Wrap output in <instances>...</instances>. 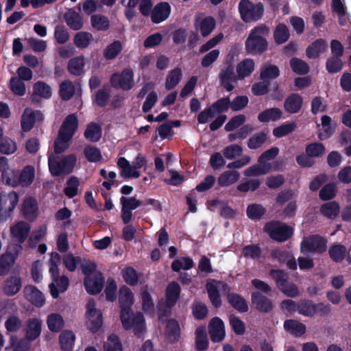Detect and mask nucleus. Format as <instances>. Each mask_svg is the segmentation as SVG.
<instances>
[{"label": "nucleus", "instance_id": "1", "mask_svg": "<svg viewBox=\"0 0 351 351\" xmlns=\"http://www.w3.org/2000/svg\"><path fill=\"white\" fill-rule=\"evenodd\" d=\"M119 304L121 308L120 319L123 328L126 330L133 328L134 335L140 337L145 331V317L141 312L134 313L132 309L134 304V294L125 285L119 288Z\"/></svg>", "mask_w": 351, "mask_h": 351}, {"label": "nucleus", "instance_id": "2", "mask_svg": "<svg viewBox=\"0 0 351 351\" xmlns=\"http://www.w3.org/2000/svg\"><path fill=\"white\" fill-rule=\"evenodd\" d=\"M269 34V28L265 24L254 27L245 42V49L247 54L261 55L268 49L267 37Z\"/></svg>", "mask_w": 351, "mask_h": 351}, {"label": "nucleus", "instance_id": "3", "mask_svg": "<svg viewBox=\"0 0 351 351\" xmlns=\"http://www.w3.org/2000/svg\"><path fill=\"white\" fill-rule=\"evenodd\" d=\"M263 230L269 237L277 242L283 243L291 238L294 234L292 226L279 221H271L266 223Z\"/></svg>", "mask_w": 351, "mask_h": 351}, {"label": "nucleus", "instance_id": "4", "mask_svg": "<svg viewBox=\"0 0 351 351\" xmlns=\"http://www.w3.org/2000/svg\"><path fill=\"white\" fill-rule=\"evenodd\" d=\"M76 161L77 158L74 154L65 156L60 160L50 156L48 158L49 171L53 176L69 174L73 171Z\"/></svg>", "mask_w": 351, "mask_h": 351}, {"label": "nucleus", "instance_id": "5", "mask_svg": "<svg viewBox=\"0 0 351 351\" xmlns=\"http://www.w3.org/2000/svg\"><path fill=\"white\" fill-rule=\"evenodd\" d=\"M239 11L241 19L245 23H250L262 18L264 7L261 2L254 4L250 0H241L239 3Z\"/></svg>", "mask_w": 351, "mask_h": 351}, {"label": "nucleus", "instance_id": "6", "mask_svg": "<svg viewBox=\"0 0 351 351\" xmlns=\"http://www.w3.org/2000/svg\"><path fill=\"white\" fill-rule=\"evenodd\" d=\"M19 200V194L12 191L9 193L0 192V219L7 221L12 217Z\"/></svg>", "mask_w": 351, "mask_h": 351}, {"label": "nucleus", "instance_id": "7", "mask_svg": "<svg viewBox=\"0 0 351 351\" xmlns=\"http://www.w3.org/2000/svg\"><path fill=\"white\" fill-rule=\"evenodd\" d=\"M269 276L275 280L276 286L285 295L291 298L296 297L298 293V289L293 283L288 281L287 274L281 269H271Z\"/></svg>", "mask_w": 351, "mask_h": 351}, {"label": "nucleus", "instance_id": "8", "mask_svg": "<svg viewBox=\"0 0 351 351\" xmlns=\"http://www.w3.org/2000/svg\"><path fill=\"white\" fill-rule=\"evenodd\" d=\"M327 250V240L319 234L309 236L303 240L300 245V251L303 254L317 252L322 254Z\"/></svg>", "mask_w": 351, "mask_h": 351}, {"label": "nucleus", "instance_id": "9", "mask_svg": "<svg viewBox=\"0 0 351 351\" xmlns=\"http://www.w3.org/2000/svg\"><path fill=\"white\" fill-rule=\"evenodd\" d=\"M86 308L87 328L93 333H96L103 324L102 313L95 308V302L93 299L88 300Z\"/></svg>", "mask_w": 351, "mask_h": 351}, {"label": "nucleus", "instance_id": "10", "mask_svg": "<svg viewBox=\"0 0 351 351\" xmlns=\"http://www.w3.org/2000/svg\"><path fill=\"white\" fill-rule=\"evenodd\" d=\"M110 83L114 88L130 90L134 86V73L131 69H124L121 73H114L110 76Z\"/></svg>", "mask_w": 351, "mask_h": 351}, {"label": "nucleus", "instance_id": "11", "mask_svg": "<svg viewBox=\"0 0 351 351\" xmlns=\"http://www.w3.org/2000/svg\"><path fill=\"white\" fill-rule=\"evenodd\" d=\"M218 77L221 86L228 92L234 89L233 83L239 80L237 73H235L234 64L229 61H227L221 68Z\"/></svg>", "mask_w": 351, "mask_h": 351}, {"label": "nucleus", "instance_id": "12", "mask_svg": "<svg viewBox=\"0 0 351 351\" xmlns=\"http://www.w3.org/2000/svg\"><path fill=\"white\" fill-rule=\"evenodd\" d=\"M181 293V287L180 285L176 282H171L167 287L166 295H165V302L164 309L162 307L158 306V311L162 313V315L168 316L170 313V310L177 303Z\"/></svg>", "mask_w": 351, "mask_h": 351}, {"label": "nucleus", "instance_id": "13", "mask_svg": "<svg viewBox=\"0 0 351 351\" xmlns=\"http://www.w3.org/2000/svg\"><path fill=\"white\" fill-rule=\"evenodd\" d=\"M79 126V120L74 113L67 115L64 119L58 131L59 135L72 140Z\"/></svg>", "mask_w": 351, "mask_h": 351}, {"label": "nucleus", "instance_id": "14", "mask_svg": "<svg viewBox=\"0 0 351 351\" xmlns=\"http://www.w3.org/2000/svg\"><path fill=\"white\" fill-rule=\"evenodd\" d=\"M22 288V278L19 273H13L7 278L2 285V291L7 296H14Z\"/></svg>", "mask_w": 351, "mask_h": 351}, {"label": "nucleus", "instance_id": "15", "mask_svg": "<svg viewBox=\"0 0 351 351\" xmlns=\"http://www.w3.org/2000/svg\"><path fill=\"white\" fill-rule=\"evenodd\" d=\"M23 296L33 306L40 308L45 304L44 294L35 286L26 285L23 289Z\"/></svg>", "mask_w": 351, "mask_h": 351}, {"label": "nucleus", "instance_id": "16", "mask_svg": "<svg viewBox=\"0 0 351 351\" xmlns=\"http://www.w3.org/2000/svg\"><path fill=\"white\" fill-rule=\"evenodd\" d=\"M251 302L254 308L263 313H268L274 308L272 300L259 291L252 293Z\"/></svg>", "mask_w": 351, "mask_h": 351}, {"label": "nucleus", "instance_id": "17", "mask_svg": "<svg viewBox=\"0 0 351 351\" xmlns=\"http://www.w3.org/2000/svg\"><path fill=\"white\" fill-rule=\"evenodd\" d=\"M104 278L100 271L95 273L92 276L85 277L84 280L86 291L91 295L100 293L104 287Z\"/></svg>", "mask_w": 351, "mask_h": 351}, {"label": "nucleus", "instance_id": "18", "mask_svg": "<svg viewBox=\"0 0 351 351\" xmlns=\"http://www.w3.org/2000/svg\"><path fill=\"white\" fill-rule=\"evenodd\" d=\"M272 259L277 261L280 263H285L289 269L295 270L298 265L296 260L293 254L282 248H276L271 252Z\"/></svg>", "mask_w": 351, "mask_h": 351}, {"label": "nucleus", "instance_id": "19", "mask_svg": "<svg viewBox=\"0 0 351 351\" xmlns=\"http://www.w3.org/2000/svg\"><path fill=\"white\" fill-rule=\"evenodd\" d=\"M208 331L213 342H221L223 340L226 332L223 320L218 317L212 318L208 324Z\"/></svg>", "mask_w": 351, "mask_h": 351}, {"label": "nucleus", "instance_id": "20", "mask_svg": "<svg viewBox=\"0 0 351 351\" xmlns=\"http://www.w3.org/2000/svg\"><path fill=\"white\" fill-rule=\"evenodd\" d=\"M215 19L211 16L204 18L195 17V19L194 27L197 31L200 32L203 37L209 36L215 28Z\"/></svg>", "mask_w": 351, "mask_h": 351}, {"label": "nucleus", "instance_id": "21", "mask_svg": "<svg viewBox=\"0 0 351 351\" xmlns=\"http://www.w3.org/2000/svg\"><path fill=\"white\" fill-rule=\"evenodd\" d=\"M171 12V8L168 2H160L154 7L151 14V20L154 23H160L169 18Z\"/></svg>", "mask_w": 351, "mask_h": 351}, {"label": "nucleus", "instance_id": "22", "mask_svg": "<svg viewBox=\"0 0 351 351\" xmlns=\"http://www.w3.org/2000/svg\"><path fill=\"white\" fill-rule=\"evenodd\" d=\"M42 321L38 318L28 319L25 327L26 339L29 341H33L38 339L42 331Z\"/></svg>", "mask_w": 351, "mask_h": 351}, {"label": "nucleus", "instance_id": "23", "mask_svg": "<svg viewBox=\"0 0 351 351\" xmlns=\"http://www.w3.org/2000/svg\"><path fill=\"white\" fill-rule=\"evenodd\" d=\"M30 226L24 221H20L10 228V235L12 239L19 243H23L27 239L30 232Z\"/></svg>", "mask_w": 351, "mask_h": 351}, {"label": "nucleus", "instance_id": "24", "mask_svg": "<svg viewBox=\"0 0 351 351\" xmlns=\"http://www.w3.org/2000/svg\"><path fill=\"white\" fill-rule=\"evenodd\" d=\"M303 106V98L298 93H291L284 102V109L289 114H296L299 112Z\"/></svg>", "mask_w": 351, "mask_h": 351}, {"label": "nucleus", "instance_id": "25", "mask_svg": "<svg viewBox=\"0 0 351 351\" xmlns=\"http://www.w3.org/2000/svg\"><path fill=\"white\" fill-rule=\"evenodd\" d=\"M221 284V281L216 280H211L206 284V289L208 293L209 300L212 305L215 308H218L222 305L221 295L217 287V285H219Z\"/></svg>", "mask_w": 351, "mask_h": 351}, {"label": "nucleus", "instance_id": "26", "mask_svg": "<svg viewBox=\"0 0 351 351\" xmlns=\"http://www.w3.org/2000/svg\"><path fill=\"white\" fill-rule=\"evenodd\" d=\"M64 20L68 27L74 31H78L83 27L82 16L75 9L69 8L63 16Z\"/></svg>", "mask_w": 351, "mask_h": 351}, {"label": "nucleus", "instance_id": "27", "mask_svg": "<svg viewBox=\"0 0 351 351\" xmlns=\"http://www.w3.org/2000/svg\"><path fill=\"white\" fill-rule=\"evenodd\" d=\"M228 302L239 313H246L249 306L246 300L240 294L236 293H228L226 295Z\"/></svg>", "mask_w": 351, "mask_h": 351}, {"label": "nucleus", "instance_id": "28", "mask_svg": "<svg viewBox=\"0 0 351 351\" xmlns=\"http://www.w3.org/2000/svg\"><path fill=\"white\" fill-rule=\"evenodd\" d=\"M38 204L35 198L29 197L22 204V213L29 221L34 220L38 215Z\"/></svg>", "mask_w": 351, "mask_h": 351}, {"label": "nucleus", "instance_id": "29", "mask_svg": "<svg viewBox=\"0 0 351 351\" xmlns=\"http://www.w3.org/2000/svg\"><path fill=\"white\" fill-rule=\"evenodd\" d=\"M327 49L326 41L323 38H318L313 41L306 49V55L309 59L319 58L320 53Z\"/></svg>", "mask_w": 351, "mask_h": 351}, {"label": "nucleus", "instance_id": "30", "mask_svg": "<svg viewBox=\"0 0 351 351\" xmlns=\"http://www.w3.org/2000/svg\"><path fill=\"white\" fill-rule=\"evenodd\" d=\"M43 114L39 110L30 111L27 112L25 111L21 119V129L23 132L30 131L36 123V119H42Z\"/></svg>", "mask_w": 351, "mask_h": 351}, {"label": "nucleus", "instance_id": "31", "mask_svg": "<svg viewBox=\"0 0 351 351\" xmlns=\"http://www.w3.org/2000/svg\"><path fill=\"white\" fill-rule=\"evenodd\" d=\"M254 62L252 59L245 58L237 65L236 71L239 80L249 77L254 70Z\"/></svg>", "mask_w": 351, "mask_h": 351}, {"label": "nucleus", "instance_id": "32", "mask_svg": "<svg viewBox=\"0 0 351 351\" xmlns=\"http://www.w3.org/2000/svg\"><path fill=\"white\" fill-rule=\"evenodd\" d=\"M35 178V168L32 165L25 166L21 172H19V184L23 187L30 186Z\"/></svg>", "mask_w": 351, "mask_h": 351}, {"label": "nucleus", "instance_id": "33", "mask_svg": "<svg viewBox=\"0 0 351 351\" xmlns=\"http://www.w3.org/2000/svg\"><path fill=\"white\" fill-rule=\"evenodd\" d=\"M101 127L95 122L89 123L84 132L85 138L93 143L99 141L101 138Z\"/></svg>", "mask_w": 351, "mask_h": 351}, {"label": "nucleus", "instance_id": "34", "mask_svg": "<svg viewBox=\"0 0 351 351\" xmlns=\"http://www.w3.org/2000/svg\"><path fill=\"white\" fill-rule=\"evenodd\" d=\"M328 255L333 262L339 263L347 258V249L342 244H333L328 249Z\"/></svg>", "mask_w": 351, "mask_h": 351}, {"label": "nucleus", "instance_id": "35", "mask_svg": "<svg viewBox=\"0 0 351 351\" xmlns=\"http://www.w3.org/2000/svg\"><path fill=\"white\" fill-rule=\"evenodd\" d=\"M282 112L278 108H267L258 114V120L261 123L276 121L282 118Z\"/></svg>", "mask_w": 351, "mask_h": 351}, {"label": "nucleus", "instance_id": "36", "mask_svg": "<svg viewBox=\"0 0 351 351\" xmlns=\"http://www.w3.org/2000/svg\"><path fill=\"white\" fill-rule=\"evenodd\" d=\"M166 333L171 343H176L179 341L181 331L180 324L176 319H169L167 321Z\"/></svg>", "mask_w": 351, "mask_h": 351}, {"label": "nucleus", "instance_id": "37", "mask_svg": "<svg viewBox=\"0 0 351 351\" xmlns=\"http://www.w3.org/2000/svg\"><path fill=\"white\" fill-rule=\"evenodd\" d=\"M16 261V256L12 252H5L0 256V276L7 275Z\"/></svg>", "mask_w": 351, "mask_h": 351}, {"label": "nucleus", "instance_id": "38", "mask_svg": "<svg viewBox=\"0 0 351 351\" xmlns=\"http://www.w3.org/2000/svg\"><path fill=\"white\" fill-rule=\"evenodd\" d=\"M284 328L295 337H300L306 332V326L304 324L291 319L285 321Z\"/></svg>", "mask_w": 351, "mask_h": 351}, {"label": "nucleus", "instance_id": "39", "mask_svg": "<svg viewBox=\"0 0 351 351\" xmlns=\"http://www.w3.org/2000/svg\"><path fill=\"white\" fill-rule=\"evenodd\" d=\"M274 40L276 44L282 45L285 43L290 37L289 29L284 23H279L274 30Z\"/></svg>", "mask_w": 351, "mask_h": 351}, {"label": "nucleus", "instance_id": "40", "mask_svg": "<svg viewBox=\"0 0 351 351\" xmlns=\"http://www.w3.org/2000/svg\"><path fill=\"white\" fill-rule=\"evenodd\" d=\"M332 119L328 115H323L321 118V125L322 131L319 134L320 140L329 138L334 134L335 126L331 125Z\"/></svg>", "mask_w": 351, "mask_h": 351}, {"label": "nucleus", "instance_id": "41", "mask_svg": "<svg viewBox=\"0 0 351 351\" xmlns=\"http://www.w3.org/2000/svg\"><path fill=\"white\" fill-rule=\"evenodd\" d=\"M75 339V334L71 330L63 331L59 337L60 348L62 351H73Z\"/></svg>", "mask_w": 351, "mask_h": 351}, {"label": "nucleus", "instance_id": "42", "mask_svg": "<svg viewBox=\"0 0 351 351\" xmlns=\"http://www.w3.org/2000/svg\"><path fill=\"white\" fill-rule=\"evenodd\" d=\"M85 66L84 58L83 56H77L71 58L67 65L68 71L75 76H80L84 71Z\"/></svg>", "mask_w": 351, "mask_h": 351}, {"label": "nucleus", "instance_id": "43", "mask_svg": "<svg viewBox=\"0 0 351 351\" xmlns=\"http://www.w3.org/2000/svg\"><path fill=\"white\" fill-rule=\"evenodd\" d=\"M280 71L279 68L274 64H265L261 69L260 77L262 80H268L276 79L280 76Z\"/></svg>", "mask_w": 351, "mask_h": 351}, {"label": "nucleus", "instance_id": "44", "mask_svg": "<svg viewBox=\"0 0 351 351\" xmlns=\"http://www.w3.org/2000/svg\"><path fill=\"white\" fill-rule=\"evenodd\" d=\"M93 40V34L88 32H79L73 37V43L79 49L87 48Z\"/></svg>", "mask_w": 351, "mask_h": 351}, {"label": "nucleus", "instance_id": "45", "mask_svg": "<svg viewBox=\"0 0 351 351\" xmlns=\"http://www.w3.org/2000/svg\"><path fill=\"white\" fill-rule=\"evenodd\" d=\"M240 173L237 171H226L218 178L217 182L220 186H230L239 180Z\"/></svg>", "mask_w": 351, "mask_h": 351}, {"label": "nucleus", "instance_id": "46", "mask_svg": "<svg viewBox=\"0 0 351 351\" xmlns=\"http://www.w3.org/2000/svg\"><path fill=\"white\" fill-rule=\"evenodd\" d=\"M110 97V90L108 85H104L101 88L99 89L95 95L94 102L99 107L104 108L108 104Z\"/></svg>", "mask_w": 351, "mask_h": 351}, {"label": "nucleus", "instance_id": "47", "mask_svg": "<svg viewBox=\"0 0 351 351\" xmlns=\"http://www.w3.org/2000/svg\"><path fill=\"white\" fill-rule=\"evenodd\" d=\"M315 303L308 299L301 300L298 302V312L306 317H312L315 315Z\"/></svg>", "mask_w": 351, "mask_h": 351}, {"label": "nucleus", "instance_id": "48", "mask_svg": "<svg viewBox=\"0 0 351 351\" xmlns=\"http://www.w3.org/2000/svg\"><path fill=\"white\" fill-rule=\"evenodd\" d=\"M75 92V86L70 80H64L60 84L59 95L64 101L71 99Z\"/></svg>", "mask_w": 351, "mask_h": 351}, {"label": "nucleus", "instance_id": "49", "mask_svg": "<svg viewBox=\"0 0 351 351\" xmlns=\"http://www.w3.org/2000/svg\"><path fill=\"white\" fill-rule=\"evenodd\" d=\"M90 23L92 27L97 31H107L110 28L108 18L102 14L92 15Z\"/></svg>", "mask_w": 351, "mask_h": 351}, {"label": "nucleus", "instance_id": "50", "mask_svg": "<svg viewBox=\"0 0 351 351\" xmlns=\"http://www.w3.org/2000/svg\"><path fill=\"white\" fill-rule=\"evenodd\" d=\"M339 205L335 201L325 203L320 208L321 213L330 219H335L339 215Z\"/></svg>", "mask_w": 351, "mask_h": 351}, {"label": "nucleus", "instance_id": "51", "mask_svg": "<svg viewBox=\"0 0 351 351\" xmlns=\"http://www.w3.org/2000/svg\"><path fill=\"white\" fill-rule=\"evenodd\" d=\"M267 140V134L264 132H259L254 134L247 140V147L250 149L260 148Z\"/></svg>", "mask_w": 351, "mask_h": 351}, {"label": "nucleus", "instance_id": "52", "mask_svg": "<svg viewBox=\"0 0 351 351\" xmlns=\"http://www.w3.org/2000/svg\"><path fill=\"white\" fill-rule=\"evenodd\" d=\"M104 351H123L122 343L117 335L110 334L104 343Z\"/></svg>", "mask_w": 351, "mask_h": 351}, {"label": "nucleus", "instance_id": "53", "mask_svg": "<svg viewBox=\"0 0 351 351\" xmlns=\"http://www.w3.org/2000/svg\"><path fill=\"white\" fill-rule=\"evenodd\" d=\"M182 70L177 67L171 70L167 76L165 88L167 90L173 89L180 82L182 78Z\"/></svg>", "mask_w": 351, "mask_h": 351}, {"label": "nucleus", "instance_id": "54", "mask_svg": "<svg viewBox=\"0 0 351 351\" xmlns=\"http://www.w3.org/2000/svg\"><path fill=\"white\" fill-rule=\"evenodd\" d=\"M271 169V165H254L244 171V175L247 177L258 176L267 173Z\"/></svg>", "mask_w": 351, "mask_h": 351}, {"label": "nucleus", "instance_id": "55", "mask_svg": "<svg viewBox=\"0 0 351 351\" xmlns=\"http://www.w3.org/2000/svg\"><path fill=\"white\" fill-rule=\"evenodd\" d=\"M262 252V249L258 243L247 245L242 249L243 256L247 258L253 260L261 258Z\"/></svg>", "mask_w": 351, "mask_h": 351}, {"label": "nucleus", "instance_id": "56", "mask_svg": "<svg viewBox=\"0 0 351 351\" xmlns=\"http://www.w3.org/2000/svg\"><path fill=\"white\" fill-rule=\"evenodd\" d=\"M122 51V44L119 40H114L104 50V56L106 60L114 59Z\"/></svg>", "mask_w": 351, "mask_h": 351}, {"label": "nucleus", "instance_id": "57", "mask_svg": "<svg viewBox=\"0 0 351 351\" xmlns=\"http://www.w3.org/2000/svg\"><path fill=\"white\" fill-rule=\"evenodd\" d=\"M289 63L292 71L298 75H306L309 72L308 64L300 58H292Z\"/></svg>", "mask_w": 351, "mask_h": 351}, {"label": "nucleus", "instance_id": "58", "mask_svg": "<svg viewBox=\"0 0 351 351\" xmlns=\"http://www.w3.org/2000/svg\"><path fill=\"white\" fill-rule=\"evenodd\" d=\"M47 323L49 329L52 332H59L64 326L63 318L58 313H51L49 315Z\"/></svg>", "mask_w": 351, "mask_h": 351}, {"label": "nucleus", "instance_id": "59", "mask_svg": "<svg viewBox=\"0 0 351 351\" xmlns=\"http://www.w3.org/2000/svg\"><path fill=\"white\" fill-rule=\"evenodd\" d=\"M266 208L261 204H252L247 207L246 214L252 220L260 219L265 213Z\"/></svg>", "mask_w": 351, "mask_h": 351}, {"label": "nucleus", "instance_id": "60", "mask_svg": "<svg viewBox=\"0 0 351 351\" xmlns=\"http://www.w3.org/2000/svg\"><path fill=\"white\" fill-rule=\"evenodd\" d=\"M297 128L295 122L283 123L273 130V135L276 138H282L292 133Z\"/></svg>", "mask_w": 351, "mask_h": 351}, {"label": "nucleus", "instance_id": "61", "mask_svg": "<svg viewBox=\"0 0 351 351\" xmlns=\"http://www.w3.org/2000/svg\"><path fill=\"white\" fill-rule=\"evenodd\" d=\"M16 149V143L12 139L6 136L0 138V153L10 155L14 154Z\"/></svg>", "mask_w": 351, "mask_h": 351}, {"label": "nucleus", "instance_id": "62", "mask_svg": "<svg viewBox=\"0 0 351 351\" xmlns=\"http://www.w3.org/2000/svg\"><path fill=\"white\" fill-rule=\"evenodd\" d=\"M34 93L45 99H49L51 96V88L47 83L43 81L36 82L33 86Z\"/></svg>", "mask_w": 351, "mask_h": 351}, {"label": "nucleus", "instance_id": "63", "mask_svg": "<svg viewBox=\"0 0 351 351\" xmlns=\"http://www.w3.org/2000/svg\"><path fill=\"white\" fill-rule=\"evenodd\" d=\"M79 180L75 176H71L66 182L64 193L69 198H73L77 195Z\"/></svg>", "mask_w": 351, "mask_h": 351}, {"label": "nucleus", "instance_id": "64", "mask_svg": "<svg viewBox=\"0 0 351 351\" xmlns=\"http://www.w3.org/2000/svg\"><path fill=\"white\" fill-rule=\"evenodd\" d=\"M229 322L232 330L236 335H242L245 333V324L239 317L234 314L230 315Z\"/></svg>", "mask_w": 351, "mask_h": 351}]
</instances>
